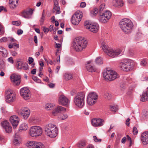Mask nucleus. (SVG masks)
Instances as JSON below:
<instances>
[{
	"label": "nucleus",
	"mask_w": 148,
	"mask_h": 148,
	"mask_svg": "<svg viewBox=\"0 0 148 148\" xmlns=\"http://www.w3.org/2000/svg\"><path fill=\"white\" fill-rule=\"evenodd\" d=\"M90 61L87 62L86 65V68L88 71L91 72H95L96 70V68L94 66L91 64Z\"/></svg>",
	"instance_id": "obj_25"
},
{
	"label": "nucleus",
	"mask_w": 148,
	"mask_h": 148,
	"mask_svg": "<svg viewBox=\"0 0 148 148\" xmlns=\"http://www.w3.org/2000/svg\"><path fill=\"white\" fill-rule=\"evenodd\" d=\"M21 115L23 117L24 119H27L29 116L30 112L27 113H20Z\"/></svg>",
	"instance_id": "obj_41"
},
{
	"label": "nucleus",
	"mask_w": 148,
	"mask_h": 148,
	"mask_svg": "<svg viewBox=\"0 0 148 148\" xmlns=\"http://www.w3.org/2000/svg\"><path fill=\"white\" fill-rule=\"evenodd\" d=\"M20 94L25 100H27L30 98V91L27 88L24 87L21 88L20 90Z\"/></svg>",
	"instance_id": "obj_15"
},
{
	"label": "nucleus",
	"mask_w": 148,
	"mask_h": 148,
	"mask_svg": "<svg viewBox=\"0 0 148 148\" xmlns=\"http://www.w3.org/2000/svg\"><path fill=\"white\" fill-rule=\"evenodd\" d=\"M8 37L7 38L6 37H4L0 39V41L2 42H6L7 41H8Z\"/></svg>",
	"instance_id": "obj_49"
},
{
	"label": "nucleus",
	"mask_w": 148,
	"mask_h": 148,
	"mask_svg": "<svg viewBox=\"0 0 148 148\" xmlns=\"http://www.w3.org/2000/svg\"><path fill=\"white\" fill-rule=\"evenodd\" d=\"M86 28L94 33L98 32L99 29V26L97 23H91L88 21H85L84 23Z\"/></svg>",
	"instance_id": "obj_8"
},
{
	"label": "nucleus",
	"mask_w": 148,
	"mask_h": 148,
	"mask_svg": "<svg viewBox=\"0 0 148 148\" xmlns=\"http://www.w3.org/2000/svg\"><path fill=\"white\" fill-rule=\"evenodd\" d=\"M17 69H23L24 70H27L28 68V64L24 62L21 59H19L17 61Z\"/></svg>",
	"instance_id": "obj_19"
},
{
	"label": "nucleus",
	"mask_w": 148,
	"mask_h": 148,
	"mask_svg": "<svg viewBox=\"0 0 148 148\" xmlns=\"http://www.w3.org/2000/svg\"><path fill=\"white\" fill-rule=\"evenodd\" d=\"M42 132V129L40 127L34 126L31 127L29 130V134L32 137H37L41 136Z\"/></svg>",
	"instance_id": "obj_9"
},
{
	"label": "nucleus",
	"mask_w": 148,
	"mask_h": 148,
	"mask_svg": "<svg viewBox=\"0 0 148 148\" xmlns=\"http://www.w3.org/2000/svg\"><path fill=\"white\" fill-rule=\"evenodd\" d=\"M68 117V116L66 114H63L62 117L61 118V120H64L66 119Z\"/></svg>",
	"instance_id": "obj_57"
},
{
	"label": "nucleus",
	"mask_w": 148,
	"mask_h": 148,
	"mask_svg": "<svg viewBox=\"0 0 148 148\" xmlns=\"http://www.w3.org/2000/svg\"><path fill=\"white\" fill-rule=\"evenodd\" d=\"M1 125L6 132L9 133L12 131V127L7 121L5 120L2 121L1 123Z\"/></svg>",
	"instance_id": "obj_16"
},
{
	"label": "nucleus",
	"mask_w": 148,
	"mask_h": 148,
	"mask_svg": "<svg viewBox=\"0 0 148 148\" xmlns=\"http://www.w3.org/2000/svg\"><path fill=\"white\" fill-rule=\"evenodd\" d=\"M101 45L104 52L110 57L114 58L117 56L121 52V50L120 49L114 50L109 47L104 41L101 43Z\"/></svg>",
	"instance_id": "obj_2"
},
{
	"label": "nucleus",
	"mask_w": 148,
	"mask_h": 148,
	"mask_svg": "<svg viewBox=\"0 0 148 148\" xmlns=\"http://www.w3.org/2000/svg\"><path fill=\"white\" fill-rule=\"evenodd\" d=\"M138 131L137 128L135 127H134L133 130V133L134 135H136L138 133Z\"/></svg>",
	"instance_id": "obj_47"
},
{
	"label": "nucleus",
	"mask_w": 148,
	"mask_h": 148,
	"mask_svg": "<svg viewBox=\"0 0 148 148\" xmlns=\"http://www.w3.org/2000/svg\"><path fill=\"white\" fill-rule=\"evenodd\" d=\"M8 41L14 42H15L16 41L13 38L10 37H8Z\"/></svg>",
	"instance_id": "obj_48"
},
{
	"label": "nucleus",
	"mask_w": 148,
	"mask_h": 148,
	"mask_svg": "<svg viewBox=\"0 0 148 148\" xmlns=\"http://www.w3.org/2000/svg\"><path fill=\"white\" fill-rule=\"evenodd\" d=\"M32 13L33 10L31 9L29 10H25L23 11L21 15L25 18H31Z\"/></svg>",
	"instance_id": "obj_24"
},
{
	"label": "nucleus",
	"mask_w": 148,
	"mask_h": 148,
	"mask_svg": "<svg viewBox=\"0 0 148 148\" xmlns=\"http://www.w3.org/2000/svg\"><path fill=\"white\" fill-rule=\"evenodd\" d=\"M54 105L53 103H49L45 105V108L47 110H50L54 107Z\"/></svg>",
	"instance_id": "obj_36"
},
{
	"label": "nucleus",
	"mask_w": 148,
	"mask_h": 148,
	"mask_svg": "<svg viewBox=\"0 0 148 148\" xmlns=\"http://www.w3.org/2000/svg\"><path fill=\"white\" fill-rule=\"evenodd\" d=\"M140 64L142 66H145L147 64L146 61L145 60H143L141 61Z\"/></svg>",
	"instance_id": "obj_56"
},
{
	"label": "nucleus",
	"mask_w": 148,
	"mask_h": 148,
	"mask_svg": "<svg viewBox=\"0 0 148 148\" xmlns=\"http://www.w3.org/2000/svg\"><path fill=\"white\" fill-rule=\"evenodd\" d=\"M64 78L66 80H69L73 78L72 75L70 73H66L64 74Z\"/></svg>",
	"instance_id": "obj_34"
},
{
	"label": "nucleus",
	"mask_w": 148,
	"mask_h": 148,
	"mask_svg": "<svg viewBox=\"0 0 148 148\" xmlns=\"http://www.w3.org/2000/svg\"><path fill=\"white\" fill-rule=\"evenodd\" d=\"M18 0H9V5L10 7L12 8H15L18 5Z\"/></svg>",
	"instance_id": "obj_28"
},
{
	"label": "nucleus",
	"mask_w": 148,
	"mask_h": 148,
	"mask_svg": "<svg viewBox=\"0 0 148 148\" xmlns=\"http://www.w3.org/2000/svg\"><path fill=\"white\" fill-rule=\"evenodd\" d=\"M12 25H16V26H18L20 24V23L19 22H18L17 21H13L12 22Z\"/></svg>",
	"instance_id": "obj_50"
},
{
	"label": "nucleus",
	"mask_w": 148,
	"mask_h": 148,
	"mask_svg": "<svg viewBox=\"0 0 148 148\" xmlns=\"http://www.w3.org/2000/svg\"><path fill=\"white\" fill-rule=\"evenodd\" d=\"M16 97L12 90L9 89L5 91V100L8 103H11L15 100Z\"/></svg>",
	"instance_id": "obj_10"
},
{
	"label": "nucleus",
	"mask_w": 148,
	"mask_h": 148,
	"mask_svg": "<svg viewBox=\"0 0 148 148\" xmlns=\"http://www.w3.org/2000/svg\"><path fill=\"white\" fill-rule=\"evenodd\" d=\"M10 121L14 129L16 128L18 125L19 119L16 115L12 116L10 119Z\"/></svg>",
	"instance_id": "obj_17"
},
{
	"label": "nucleus",
	"mask_w": 148,
	"mask_h": 148,
	"mask_svg": "<svg viewBox=\"0 0 148 148\" xmlns=\"http://www.w3.org/2000/svg\"><path fill=\"white\" fill-rule=\"evenodd\" d=\"M27 125L26 123H23L20 126L18 131L20 132L25 131L27 129Z\"/></svg>",
	"instance_id": "obj_30"
},
{
	"label": "nucleus",
	"mask_w": 148,
	"mask_h": 148,
	"mask_svg": "<svg viewBox=\"0 0 148 148\" xmlns=\"http://www.w3.org/2000/svg\"><path fill=\"white\" fill-rule=\"evenodd\" d=\"M88 41L82 37H77L74 39L73 47L77 52H81L87 46Z\"/></svg>",
	"instance_id": "obj_1"
},
{
	"label": "nucleus",
	"mask_w": 148,
	"mask_h": 148,
	"mask_svg": "<svg viewBox=\"0 0 148 148\" xmlns=\"http://www.w3.org/2000/svg\"><path fill=\"white\" fill-rule=\"evenodd\" d=\"M96 63L98 64H100L103 63V60L101 57L97 58L95 60Z\"/></svg>",
	"instance_id": "obj_40"
},
{
	"label": "nucleus",
	"mask_w": 148,
	"mask_h": 148,
	"mask_svg": "<svg viewBox=\"0 0 148 148\" xmlns=\"http://www.w3.org/2000/svg\"><path fill=\"white\" fill-rule=\"evenodd\" d=\"M45 17H44L43 16H42L41 18L40 19V25H42L43 24L45 20Z\"/></svg>",
	"instance_id": "obj_53"
},
{
	"label": "nucleus",
	"mask_w": 148,
	"mask_h": 148,
	"mask_svg": "<svg viewBox=\"0 0 148 148\" xmlns=\"http://www.w3.org/2000/svg\"><path fill=\"white\" fill-rule=\"evenodd\" d=\"M45 134L51 138H54L57 135L58 130L57 127L54 124L49 123L45 126Z\"/></svg>",
	"instance_id": "obj_4"
},
{
	"label": "nucleus",
	"mask_w": 148,
	"mask_h": 148,
	"mask_svg": "<svg viewBox=\"0 0 148 148\" xmlns=\"http://www.w3.org/2000/svg\"><path fill=\"white\" fill-rule=\"evenodd\" d=\"M86 6V3L85 2H82L81 3L79 7L81 8H84Z\"/></svg>",
	"instance_id": "obj_52"
},
{
	"label": "nucleus",
	"mask_w": 148,
	"mask_h": 148,
	"mask_svg": "<svg viewBox=\"0 0 148 148\" xmlns=\"http://www.w3.org/2000/svg\"><path fill=\"white\" fill-rule=\"evenodd\" d=\"M126 82H128L130 84H131L132 83V82H133L134 81V80L132 79V78L130 77H128L127 78H126Z\"/></svg>",
	"instance_id": "obj_45"
},
{
	"label": "nucleus",
	"mask_w": 148,
	"mask_h": 148,
	"mask_svg": "<svg viewBox=\"0 0 148 148\" xmlns=\"http://www.w3.org/2000/svg\"><path fill=\"white\" fill-rule=\"evenodd\" d=\"M0 52L1 53V55L3 57L5 58L7 56V51L3 47H0Z\"/></svg>",
	"instance_id": "obj_32"
},
{
	"label": "nucleus",
	"mask_w": 148,
	"mask_h": 148,
	"mask_svg": "<svg viewBox=\"0 0 148 148\" xmlns=\"http://www.w3.org/2000/svg\"><path fill=\"white\" fill-rule=\"evenodd\" d=\"M58 2L57 0H55L54 1V8L53 9V11H56V8L57 7H58Z\"/></svg>",
	"instance_id": "obj_43"
},
{
	"label": "nucleus",
	"mask_w": 148,
	"mask_h": 148,
	"mask_svg": "<svg viewBox=\"0 0 148 148\" xmlns=\"http://www.w3.org/2000/svg\"><path fill=\"white\" fill-rule=\"evenodd\" d=\"M130 119L129 118H128L126 121V124L127 125V126H128L130 124Z\"/></svg>",
	"instance_id": "obj_62"
},
{
	"label": "nucleus",
	"mask_w": 148,
	"mask_h": 148,
	"mask_svg": "<svg viewBox=\"0 0 148 148\" xmlns=\"http://www.w3.org/2000/svg\"><path fill=\"white\" fill-rule=\"evenodd\" d=\"M133 61L128 59H123L119 64L120 68L125 71H128L132 70L134 67Z\"/></svg>",
	"instance_id": "obj_5"
},
{
	"label": "nucleus",
	"mask_w": 148,
	"mask_h": 148,
	"mask_svg": "<svg viewBox=\"0 0 148 148\" xmlns=\"http://www.w3.org/2000/svg\"><path fill=\"white\" fill-rule=\"evenodd\" d=\"M8 60L10 63L11 64H13L14 63V61L13 59V58L12 57H10L8 59Z\"/></svg>",
	"instance_id": "obj_54"
},
{
	"label": "nucleus",
	"mask_w": 148,
	"mask_h": 148,
	"mask_svg": "<svg viewBox=\"0 0 148 148\" xmlns=\"http://www.w3.org/2000/svg\"><path fill=\"white\" fill-rule=\"evenodd\" d=\"M18 137V136L17 135H16V134H15L14 139L13 141V143L14 145H17L20 143V141H19V138Z\"/></svg>",
	"instance_id": "obj_38"
},
{
	"label": "nucleus",
	"mask_w": 148,
	"mask_h": 148,
	"mask_svg": "<svg viewBox=\"0 0 148 148\" xmlns=\"http://www.w3.org/2000/svg\"><path fill=\"white\" fill-rule=\"evenodd\" d=\"M113 5L116 7H122L123 4L122 0H113L112 2Z\"/></svg>",
	"instance_id": "obj_27"
},
{
	"label": "nucleus",
	"mask_w": 148,
	"mask_h": 148,
	"mask_svg": "<svg viewBox=\"0 0 148 148\" xmlns=\"http://www.w3.org/2000/svg\"><path fill=\"white\" fill-rule=\"evenodd\" d=\"M66 109L61 106H58L52 112V114L54 116H56L58 113L66 111Z\"/></svg>",
	"instance_id": "obj_22"
},
{
	"label": "nucleus",
	"mask_w": 148,
	"mask_h": 148,
	"mask_svg": "<svg viewBox=\"0 0 148 148\" xmlns=\"http://www.w3.org/2000/svg\"><path fill=\"white\" fill-rule=\"evenodd\" d=\"M11 53H12V55L13 56H16L17 54V52L15 51H12Z\"/></svg>",
	"instance_id": "obj_63"
},
{
	"label": "nucleus",
	"mask_w": 148,
	"mask_h": 148,
	"mask_svg": "<svg viewBox=\"0 0 148 148\" xmlns=\"http://www.w3.org/2000/svg\"><path fill=\"white\" fill-rule=\"evenodd\" d=\"M148 100V87L146 90L143 92L141 96L140 100L143 102H144Z\"/></svg>",
	"instance_id": "obj_26"
},
{
	"label": "nucleus",
	"mask_w": 148,
	"mask_h": 148,
	"mask_svg": "<svg viewBox=\"0 0 148 148\" xmlns=\"http://www.w3.org/2000/svg\"><path fill=\"white\" fill-rule=\"evenodd\" d=\"M103 74L105 79L109 81H112L119 77L116 72L109 69H107Z\"/></svg>",
	"instance_id": "obj_7"
},
{
	"label": "nucleus",
	"mask_w": 148,
	"mask_h": 148,
	"mask_svg": "<svg viewBox=\"0 0 148 148\" xmlns=\"http://www.w3.org/2000/svg\"><path fill=\"white\" fill-rule=\"evenodd\" d=\"M98 12V9L96 8H94L90 11V15L92 16H96Z\"/></svg>",
	"instance_id": "obj_35"
},
{
	"label": "nucleus",
	"mask_w": 148,
	"mask_h": 148,
	"mask_svg": "<svg viewBox=\"0 0 148 148\" xmlns=\"http://www.w3.org/2000/svg\"><path fill=\"white\" fill-rule=\"evenodd\" d=\"M141 140L143 144L146 145L148 144V132H145L142 134Z\"/></svg>",
	"instance_id": "obj_23"
},
{
	"label": "nucleus",
	"mask_w": 148,
	"mask_h": 148,
	"mask_svg": "<svg viewBox=\"0 0 148 148\" xmlns=\"http://www.w3.org/2000/svg\"><path fill=\"white\" fill-rule=\"evenodd\" d=\"M10 78L14 84L18 86L20 83V76L18 75L13 74L11 75Z\"/></svg>",
	"instance_id": "obj_18"
},
{
	"label": "nucleus",
	"mask_w": 148,
	"mask_h": 148,
	"mask_svg": "<svg viewBox=\"0 0 148 148\" xmlns=\"http://www.w3.org/2000/svg\"><path fill=\"white\" fill-rule=\"evenodd\" d=\"M86 144V141L84 140L79 141L77 144V145L78 148H82L85 146Z\"/></svg>",
	"instance_id": "obj_29"
},
{
	"label": "nucleus",
	"mask_w": 148,
	"mask_h": 148,
	"mask_svg": "<svg viewBox=\"0 0 148 148\" xmlns=\"http://www.w3.org/2000/svg\"><path fill=\"white\" fill-rule=\"evenodd\" d=\"M94 140L96 143H100L101 141V140L100 139H98L96 136H93Z\"/></svg>",
	"instance_id": "obj_46"
},
{
	"label": "nucleus",
	"mask_w": 148,
	"mask_h": 148,
	"mask_svg": "<svg viewBox=\"0 0 148 148\" xmlns=\"http://www.w3.org/2000/svg\"><path fill=\"white\" fill-rule=\"evenodd\" d=\"M85 95L83 92L77 93L75 96L73 101L75 105L77 107L82 108L84 105Z\"/></svg>",
	"instance_id": "obj_6"
},
{
	"label": "nucleus",
	"mask_w": 148,
	"mask_h": 148,
	"mask_svg": "<svg viewBox=\"0 0 148 148\" xmlns=\"http://www.w3.org/2000/svg\"><path fill=\"white\" fill-rule=\"evenodd\" d=\"M103 97L106 99L109 100L112 98V95L110 93L106 92L104 94Z\"/></svg>",
	"instance_id": "obj_33"
},
{
	"label": "nucleus",
	"mask_w": 148,
	"mask_h": 148,
	"mask_svg": "<svg viewBox=\"0 0 148 148\" xmlns=\"http://www.w3.org/2000/svg\"><path fill=\"white\" fill-rule=\"evenodd\" d=\"M112 15V13L110 11L106 10L100 15L99 21L102 23H106L110 18Z\"/></svg>",
	"instance_id": "obj_12"
},
{
	"label": "nucleus",
	"mask_w": 148,
	"mask_h": 148,
	"mask_svg": "<svg viewBox=\"0 0 148 148\" xmlns=\"http://www.w3.org/2000/svg\"><path fill=\"white\" fill-rule=\"evenodd\" d=\"M34 42L36 43H37V42H38V41H37V37L36 36H34Z\"/></svg>",
	"instance_id": "obj_64"
},
{
	"label": "nucleus",
	"mask_w": 148,
	"mask_h": 148,
	"mask_svg": "<svg viewBox=\"0 0 148 148\" xmlns=\"http://www.w3.org/2000/svg\"><path fill=\"white\" fill-rule=\"evenodd\" d=\"M5 68V64L3 59L0 56V70H4Z\"/></svg>",
	"instance_id": "obj_31"
},
{
	"label": "nucleus",
	"mask_w": 148,
	"mask_h": 148,
	"mask_svg": "<svg viewBox=\"0 0 148 148\" xmlns=\"http://www.w3.org/2000/svg\"><path fill=\"white\" fill-rule=\"evenodd\" d=\"M29 63L31 64L34 61L32 57H29Z\"/></svg>",
	"instance_id": "obj_60"
},
{
	"label": "nucleus",
	"mask_w": 148,
	"mask_h": 148,
	"mask_svg": "<svg viewBox=\"0 0 148 148\" xmlns=\"http://www.w3.org/2000/svg\"><path fill=\"white\" fill-rule=\"evenodd\" d=\"M27 147L30 148H45L44 145L40 142L31 141L27 143Z\"/></svg>",
	"instance_id": "obj_14"
},
{
	"label": "nucleus",
	"mask_w": 148,
	"mask_h": 148,
	"mask_svg": "<svg viewBox=\"0 0 148 148\" xmlns=\"http://www.w3.org/2000/svg\"><path fill=\"white\" fill-rule=\"evenodd\" d=\"M120 28L124 33L126 34L130 33L133 27L131 21L126 18H124L119 22Z\"/></svg>",
	"instance_id": "obj_3"
},
{
	"label": "nucleus",
	"mask_w": 148,
	"mask_h": 148,
	"mask_svg": "<svg viewBox=\"0 0 148 148\" xmlns=\"http://www.w3.org/2000/svg\"><path fill=\"white\" fill-rule=\"evenodd\" d=\"M33 79L36 82L38 83H40L41 82V80L36 76L33 77Z\"/></svg>",
	"instance_id": "obj_51"
},
{
	"label": "nucleus",
	"mask_w": 148,
	"mask_h": 148,
	"mask_svg": "<svg viewBox=\"0 0 148 148\" xmlns=\"http://www.w3.org/2000/svg\"><path fill=\"white\" fill-rule=\"evenodd\" d=\"M126 136H127V139L128 140H129L130 141V146H131V145H132L131 144H132V140H131V137H130L128 135H127Z\"/></svg>",
	"instance_id": "obj_59"
},
{
	"label": "nucleus",
	"mask_w": 148,
	"mask_h": 148,
	"mask_svg": "<svg viewBox=\"0 0 148 148\" xmlns=\"http://www.w3.org/2000/svg\"><path fill=\"white\" fill-rule=\"evenodd\" d=\"M104 121L100 119H94L91 120L92 125L94 127H100L102 126Z\"/></svg>",
	"instance_id": "obj_20"
},
{
	"label": "nucleus",
	"mask_w": 148,
	"mask_h": 148,
	"mask_svg": "<svg viewBox=\"0 0 148 148\" xmlns=\"http://www.w3.org/2000/svg\"><path fill=\"white\" fill-rule=\"evenodd\" d=\"M82 17V14L76 12L72 17L71 20L72 23L75 25H77L81 21Z\"/></svg>",
	"instance_id": "obj_13"
},
{
	"label": "nucleus",
	"mask_w": 148,
	"mask_h": 148,
	"mask_svg": "<svg viewBox=\"0 0 148 148\" xmlns=\"http://www.w3.org/2000/svg\"><path fill=\"white\" fill-rule=\"evenodd\" d=\"M20 111V113H27V112H30L29 110L27 107L22 108Z\"/></svg>",
	"instance_id": "obj_39"
},
{
	"label": "nucleus",
	"mask_w": 148,
	"mask_h": 148,
	"mask_svg": "<svg viewBox=\"0 0 148 148\" xmlns=\"http://www.w3.org/2000/svg\"><path fill=\"white\" fill-rule=\"evenodd\" d=\"M23 31L21 29H19L17 31V34L18 35H20L23 34Z\"/></svg>",
	"instance_id": "obj_61"
},
{
	"label": "nucleus",
	"mask_w": 148,
	"mask_h": 148,
	"mask_svg": "<svg viewBox=\"0 0 148 148\" xmlns=\"http://www.w3.org/2000/svg\"><path fill=\"white\" fill-rule=\"evenodd\" d=\"M43 30L45 33H47L49 31V29L48 28L45 27H43Z\"/></svg>",
	"instance_id": "obj_58"
},
{
	"label": "nucleus",
	"mask_w": 148,
	"mask_h": 148,
	"mask_svg": "<svg viewBox=\"0 0 148 148\" xmlns=\"http://www.w3.org/2000/svg\"><path fill=\"white\" fill-rule=\"evenodd\" d=\"M105 4L104 3H103L101 4L99 6V12H102L104 8H105Z\"/></svg>",
	"instance_id": "obj_44"
},
{
	"label": "nucleus",
	"mask_w": 148,
	"mask_h": 148,
	"mask_svg": "<svg viewBox=\"0 0 148 148\" xmlns=\"http://www.w3.org/2000/svg\"><path fill=\"white\" fill-rule=\"evenodd\" d=\"M110 109L111 111L115 112L118 109V106L117 105H110Z\"/></svg>",
	"instance_id": "obj_37"
},
{
	"label": "nucleus",
	"mask_w": 148,
	"mask_h": 148,
	"mask_svg": "<svg viewBox=\"0 0 148 148\" xmlns=\"http://www.w3.org/2000/svg\"><path fill=\"white\" fill-rule=\"evenodd\" d=\"M5 32L4 28L0 23V35H3Z\"/></svg>",
	"instance_id": "obj_42"
},
{
	"label": "nucleus",
	"mask_w": 148,
	"mask_h": 148,
	"mask_svg": "<svg viewBox=\"0 0 148 148\" xmlns=\"http://www.w3.org/2000/svg\"><path fill=\"white\" fill-rule=\"evenodd\" d=\"M56 14H59L61 12L60 11V8L59 6L57 7L56 8Z\"/></svg>",
	"instance_id": "obj_55"
},
{
	"label": "nucleus",
	"mask_w": 148,
	"mask_h": 148,
	"mask_svg": "<svg viewBox=\"0 0 148 148\" xmlns=\"http://www.w3.org/2000/svg\"><path fill=\"white\" fill-rule=\"evenodd\" d=\"M58 101L59 104L64 106L67 105L69 101L68 98L64 95L60 96Z\"/></svg>",
	"instance_id": "obj_21"
},
{
	"label": "nucleus",
	"mask_w": 148,
	"mask_h": 148,
	"mask_svg": "<svg viewBox=\"0 0 148 148\" xmlns=\"http://www.w3.org/2000/svg\"><path fill=\"white\" fill-rule=\"evenodd\" d=\"M98 96L96 93L92 92L89 93L87 96V101L88 105L92 106L97 101Z\"/></svg>",
	"instance_id": "obj_11"
}]
</instances>
